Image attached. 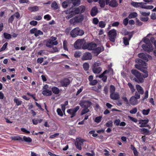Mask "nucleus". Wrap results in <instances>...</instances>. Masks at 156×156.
Instances as JSON below:
<instances>
[{
	"label": "nucleus",
	"mask_w": 156,
	"mask_h": 156,
	"mask_svg": "<svg viewBox=\"0 0 156 156\" xmlns=\"http://www.w3.org/2000/svg\"><path fill=\"white\" fill-rule=\"evenodd\" d=\"M135 61L136 62H139V64L135 65V67L143 72L144 74L142 75L137 70L133 69L131 70V73L136 77V78H134L133 80L138 83H142L144 82V79L147 77L148 76V72L147 70V64L139 59H136Z\"/></svg>",
	"instance_id": "nucleus-1"
},
{
	"label": "nucleus",
	"mask_w": 156,
	"mask_h": 156,
	"mask_svg": "<svg viewBox=\"0 0 156 156\" xmlns=\"http://www.w3.org/2000/svg\"><path fill=\"white\" fill-rule=\"evenodd\" d=\"M142 41L146 44H143L142 46V47L145 51L148 52H151L153 50L152 46L150 43L149 39L146 37L144 38Z\"/></svg>",
	"instance_id": "nucleus-2"
},
{
	"label": "nucleus",
	"mask_w": 156,
	"mask_h": 156,
	"mask_svg": "<svg viewBox=\"0 0 156 156\" xmlns=\"http://www.w3.org/2000/svg\"><path fill=\"white\" fill-rule=\"evenodd\" d=\"M84 33L83 31L80 30L78 27L73 29L70 32V35L73 37H75L77 36H82Z\"/></svg>",
	"instance_id": "nucleus-3"
},
{
	"label": "nucleus",
	"mask_w": 156,
	"mask_h": 156,
	"mask_svg": "<svg viewBox=\"0 0 156 156\" xmlns=\"http://www.w3.org/2000/svg\"><path fill=\"white\" fill-rule=\"evenodd\" d=\"M109 40L113 42H115L117 36L116 31L115 29L110 30L108 33Z\"/></svg>",
	"instance_id": "nucleus-4"
},
{
	"label": "nucleus",
	"mask_w": 156,
	"mask_h": 156,
	"mask_svg": "<svg viewBox=\"0 0 156 156\" xmlns=\"http://www.w3.org/2000/svg\"><path fill=\"white\" fill-rule=\"evenodd\" d=\"M71 11L73 12L74 14H79L83 12L85 10V7L84 6L81 5L77 8H74L72 7L70 8Z\"/></svg>",
	"instance_id": "nucleus-5"
},
{
	"label": "nucleus",
	"mask_w": 156,
	"mask_h": 156,
	"mask_svg": "<svg viewBox=\"0 0 156 156\" xmlns=\"http://www.w3.org/2000/svg\"><path fill=\"white\" fill-rule=\"evenodd\" d=\"M101 64L100 62L98 61L94 63L93 68V71L94 73L98 74L101 71V68L99 66Z\"/></svg>",
	"instance_id": "nucleus-6"
},
{
	"label": "nucleus",
	"mask_w": 156,
	"mask_h": 156,
	"mask_svg": "<svg viewBox=\"0 0 156 156\" xmlns=\"http://www.w3.org/2000/svg\"><path fill=\"white\" fill-rule=\"evenodd\" d=\"M56 38L52 37L50 39L48 40L46 42V46L48 47H51L53 45H56L58 44L57 41H56Z\"/></svg>",
	"instance_id": "nucleus-7"
},
{
	"label": "nucleus",
	"mask_w": 156,
	"mask_h": 156,
	"mask_svg": "<svg viewBox=\"0 0 156 156\" xmlns=\"http://www.w3.org/2000/svg\"><path fill=\"white\" fill-rule=\"evenodd\" d=\"M80 108L79 106H76L74 108L67 110V112L71 115V118H72L76 115V112Z\"/></svg>",
	"instance_id": "nucleus-8"
},
{
	"label": "nucleus",
	"mask_w": 156,
	"mask_h": 156,
	"mask_svg": "<svg viewBox=\"0 0 156 156\" xmlns=\"http://www.w3.org/2000/svg\"><path fill=\"white\" fill-rule=\"evenodd\" d=\"M85 140L80 138H77L76 139L75 145L77 149L79 150L82 149L81 146L83 144Z\"/></svg>",
	"instance_id": "nucleus-9"
},
{
	"label": "nucleus",
	"mask_w": 156,
	"mask_h": 156,
	"mask_svg": "<svg viewBox=\"0 0 156 156\" xmlns=\"http://www.w3.org/2000/svg\"><path fill=\"white\" fill-rule=\"evenodd\" d=\"M52 93L51 91L49 89L48 86L47 84H45L43 88V91L42 94L46 96H49L52 94Z\"/></svg>",
	"instance_id": "nucleus-10"
},
{
	"label": "nucleus",
	"mask_w": 156,
	"mask_h": 156,
	"mask_svg": "<svg viewBox=\"0 0 156 156\" xmlns=\"http://www.w3.org/2000/svg\"><path fill=\"white\" fill-rule=\"evenodd\" d=\"M83 19V16L81 15L71 19L70 20V22L71 24H74L76 23L81 22Z\"/></svg>",
	"instance_id": "nucleus-11"
},
{
	"label": "nucleus",
	"mask_w": 156,
	"mask_h": 156,
	"mask_svg": "<svg viewBox=\"0 0 156 156\" xmlns=\"http://www.w3.org/2000/svg\"><path fill=\"white\" fill-rule=\"evenodd\" d=\"M79 105L82 108H88L91 105V103L89 101L83 100L80 102Z\"/></svg>",
	"instance_id": "nucleus-12"
},
{
	"label": "nucleus",
	"mask_w": 156,
	"mask_h": 156,
	"mask_svg": "<svg viewBox=\"0 0 156 156\" xmlns=\"http://www.w3.org/2000/svg\"><path fill=\"white\" fill-rule=\"evenodd\" d=\"M84 41L81 39H79L76 41L74 44V47L75 48L79 49L81 48L83 44Z\"/></svg>",
	"instance_id": "nucleus-13"
},
{
	"label": "nucleus",
	"mask_w": 156,
	"mask_h": 156,
	"mask_svg": "<svg viewBox=\"0 0 156 156\" xmlns=\"http://www.w3.org/2000/svg\"><path fill=\"white\" fill-rule=\"evenodd\" d=\"M30 32L31 34H34L36 37L42 35L43 34L42 32L40 30H37L36 28H33L30 30Z\"/></svg>",
	"instance_id": "nucleus-14"
},
{
	"label": "nucleus",
	"mask_w": 156,
	"mask_h": 156,
	"mask_svg": "<svg viewBox=\"0 0 156 156\" xmlns=\"http://www.w3.org/2000/svg\"><path fill=\"white\" fill-rule=\"evenodd\" d=\"M104 50V48L103 46H101L97 48H95L93 51L95 55H98L101 51Z\"/></svg>",
	"instance_id": "nucleus-15"
},
{
	"label": "nucleus",
	"mask_w": 156,
	"mask_h": 156,
	"mask_svg": "<svg viewBox=\"0 0 156 156\" xmlns=\"http://www.w3.org/2000/svg\"><path fill=\"white\" fill-rule=\"evenodd\" d=\"M92 55L89 52H86L84 53L82 57V59L83 60H89L91 59Z\"/></svg>",
	"instance_id": "nucleus-16"
},
{
	"label": "nucleus",
	"mask_w": 156,
	"mask_h": 156,
	"mask_svg": "<svg viewBox=\"0 0 156 156\" xmlns=\"http://www.w3.org/2000/svg\"><path fill=\"white\" fill-rule=\"evenodd\" d=\"M65 13L68 15L66 16V18L68 20L73 16L75 14L73 12L71 11L70 8L69 9L65 11Z\"/></svg>",
	"instance_id": "nucleus-17"
},
{
	"label": "nucleus",
	"mask_w": 156,
	"mask_h": 156,
	"mask_svg": "<svg viewBox=\"0 0 156 156\" xmlns=\"http://www.w3.org/2000/svg\"><path fill=\"white\" fill-rule=\"evenodd\" d=\"M96 46V45L94 43H91L87 44L86 45V48H84L90 50H93V51Z\"/></svg>",
	"instance_id": "nucleus-18"
},
{
	"label": "nucleus",
	"mask_w": 156,
	"mask_h": 156,
	"mask_svg": "<svg viewBox=\"0 0 156 156\" xmlns=\"http://www.w3.org/2000/svg\"><path fill=\"white\" fill-rule=\"evenodd\" d=\"M138 56L140 58H142L143 59L147 62L148 61V58L151 57L150 55H146V54L143 53H140L138 54Z\"/></svg>",
	"instance_id": "nucleus-19"
},
{
	"label": "nucleus",
	"mask_w": 156,
	"mask_h": 156,
	"mask_svg": "<svg viewBox=\"0 0 156 156\" xmlns=\"http://www.w3.org/2000/svg\"><path fill=\"white\" fill-rule=\"evenodd\" d=\"M106 4L109 5L112 7H115L118 5L117 2L115 0H112L110 2L107 1L106 2Z\"/></svg>",
	"instance_id": "nucleus-20"
},
{
	"label": "nucleus",
	"mask_w": 156,
	"mask_h": 156,
	"mask_svg": "<svg viewBox=\"0 0 156 156\" xmlns=\"http://www.w3.org/2000/svg\"><path fill=\"white\" fill-rule=\"evenodd\" d=\"M121 33L123 35H128V36L129 38V39H130L132 37L133 34V33H132L129 32L125 29H122L121 32Z\"/></svg>",
	"instance_id": "nucleus-21"
},
{
	"label": "nucleus",
	"mask_w": 156,
	"mask_h": 156,
	"mask_svg": "<svg viewBox=\"0 0 156 156\" xmlns=\"http://www.w3.org/2000/svg\"><path fill=\"white\" fill-rule=\"evenodd\" d=\"M134 96L132 97L130 100V103L132 105H135L138 103V101Z\"/></svg>",
	"instance_id": "nucleus-22"
},
{
	"label": "nucleus",
	"mask_w": 156,
	"mask_h": 156,
	"mask_svg": "<svg viewBox=\"0 0 156 156\" xmlns=\"http://www.w3.org/2000/svg\"><path fill=\"white\" fill-rule=\"evenodd\" d=\"M111 98L113 100H117L119 98V94L117 93H111L110 94Z\"/></svg>",
	"instance_id": "nucleus-23"
},
{
	"label": "nucleus",
	"mask_w": 156,
	"mask_h": 156,
	"mask_svg": "<svg viewBox=\"0 0 156 156\" xmlns=\"http://www.w3.org/2000/svg\"><path fill=\"white\" fill-rule=\"evenodd\" d=\"M108 73V71L105 70L99 76V77L100 78H102V80L104 82L106 81L107 77L105 74Z\"/></svg>",
	"instance_id": "nucleus-24"
},
{
	"label": "nucleus",
	"mask_w": 156,
	"mask_h": 156,
	"mask_svg": "<svg viewBox=\"0 0 156 156\" xmlns=\"http://www.w3.org/2000/svg\"><path fill=\"white\" fill-rule=\"evenodd\" d=\"M98 13V9L96 7H93L91 11V15L92 16H95Z\"/></svg>",
	"instance_id": "nucleus-25"
},
{
	"label": "nucleus",
	"mask_w": 156,
	"mask_h": 156,
	"mask_svg": "<svg viewBox=\"0 0 156 156\" xmlns=\"http://www.w3.org/2000/svg\"><path fill=\"white\" fill-rule=\"evenodd\" d=\"M136 87L138 92L140 94H143L144 93V91L142 88L139 85H136Z\"/></svg>",
	"instance_id": "nucleus-26"
},
{
	"label": "nucleus",
	"mask_w": 156,
	"mask_h": 156,
	"mask_svg": "<svg viewBox=\"0 0 156 156\" xmlns=\"http://www.w3.org/2000/svg\"><path fill=\"white\" fill-rule=\"evenodd\" d=\"M61 83L63 86L66 87L69 83V81L67 79H65L61 81Z\"/></svg>",
	"instance_id": "nucleus-27"
},
{
	"label": "nucleus",
	"mask_w": 156,
	"mask_h": 156,
	"mask_svg": "<svg viewBox=\"0 0 156 156\" xmlns=\"http://www.w3.org/2000/svg\"><path fill=\"white\" fill-rule=\"evenodd\" d=\"M51 90L53 92L56 94H57L59 93V89L56 87H54L52 88Z\"/></svg>",
	"instance_id": "nucleus-28"
},
{
	"label": "nucleus",
	"mask_w": 156,
	"mask_h": 156,
	"mask_svg": "<svg viewBox=\"0 0 156 156\" xmlns=\"http://www.w3.org/2000/svg\"><path fill=\"white\" fill-rule=\"evenodd\" d=\"M28 9L30 11L32 12H35L39 10V8L37 6H34L29 8Z\"/></svg>",
	"instance_id": "nucleus-29"
},
{
	"label": "nucleus",
	"mask_w": 156,
	"mask_h": 156,
	"mask_svg": "<svg viewBox=\"0 0 156 156\" xmlns=\"http://www.w3.org/2000/svg\"><path fill=\"white\" fill-rule=\"evenodd\" d=\"M131 149L133 150V152L135 156H137L138 154V152L137 151L136 149L132 145H131Z\"/></svg>",
	"instance_id": "nucleus-30"
},
{
	"label": "nucleus",
	"mask_w": 156,
	"mask_h": 156,
	"mask_svg": "<svg viewBox=\"0 0 156 156\" xmlns=\"http://www.w3.org/2000/svg\"><path fill=\"white\" fill-rule=\"evenodd\" d=\"M138 14L136 12H133L130 13L128 16L129 19L134 18L137 16Z\"/></svg>",
	"instance_id": "nucleus-31"
},
{
	"label": "nucleus",
	"mask_w": 156,
	"mask_h": 156,
	"mask_svg": "<svg viewBox=\"0 0 156 156\" xmlns=\"http://www.w3.org/2000/svg\"><path fill=\"white\" fill-rule=\"evenodd\" d=\"M148 122L149 120L148 119L140 120L139 121V123L142 124L146 126V125L148 123Z\"/></svg>",
	"instance_id": "nucleus-32"
},
{
	"label": "nucleus",
	"mask_w": 156,
	"mask_h": 156,
	"mask_svg": "<svg viewBox=\"0 0 156 156\" xmlns=\"http://www.w3.org/2000/svg\"><path fill=\"white\" fill-rule=\"evenodd\" d=\"M89 111V110L87 108H84L83 109L80 115H83Z\"/></svg>",
	"instance_id": "nucleus-33"
},
{
	"label": "nucleus",
	"mask_w": 156,
	"mask_h": 156,
	"mask_svg": "<svg viewBox=\"0 0 156 156\" xmlns=\"http://www.w3.org/2000/svg\"><path fill=\"white\" fill-rule=\"evenodd\" d=\"M140 14L142 16L146 17H147L150 14V12H143L141 11H140Z\"/></svg>",
	"instance_id": "nucleus-34"
},
{
	"label": "nucleus",
	"mask_w": 156,
	"mask_h": 156,
	"mask_svg": "<svg viewBox=\"0 0 156 156\" xmlns=\"http://www.w3.org/2000/svg\"><path fill=\"white\" fill-rule=\"evenodd\" d=\"M23 140L27 142L30 143L32 141V139L29 137H26V136H23Z\"/></svg>",
	"instance_id": "nucleus-35"
},
{
	"label": "nucleus",
	"mask_w": 156,
	"mask_h": 156,
	"mask_svg": "<svg viewBox=\"0 0 156 156\" xmlns=\"http://www.w3.org/2000/svg\"><path fill=\"white\" fill-rule=\"evenodd\" d=\"M129 38H129L128 39L126 37H125L123 38V43L125 45H128L129 44V41L130 40Z\"/></svg>",
	"instance_id": "nucleus-36"
},
{
	"label": "nucleus",
	"mask_w": 156,
	"mask_h": 156,
	"mask_svg": "<svg viewBox=\"0 0 156 156\" xmlns=\"http://www.w3.org/2000/svg\"><path fill=\"white\" fill-rule=\"evenodd\" d=\"M72 2L74 5H78L80 3V0H71Z\"/></svg>",
	"instance_id": "nucleus-37"
},
{
	"label": "nucleus",
	"mask_w": 156,
	"mask_h": 156,
	"mask_svg": "<svg viewBox=\"0 0 156 156\" xmlns=\"http://www.w3.org/2000/svg\"><path fill=\"white\" fill-rule=\"evenodd\" d=\"M11 138L12 140H22V139L19 136H12Z\"/></svg>",
	"instance_id": "nucleus-38"
},
{
	"label": "nucleus",
	"mask_w": 156,
	"mask_h": 156,
	"mask_svg": "<svg viewBox=\"0 0 156 156\" xmlns=\"http://www.w3.org/2000/svg\"><path fill=\"white\" fill-rule=\"evenodd\" d=\"M128 85L132 93H133L135 91L133 86L130 83H129Z\"/></svg>",
	"instance_id": "nucleus-39"
},
{
	"label": "nucleus",
	"mask_w": 156,
	"mask_h": 156,
	"mask_svg": "<svg viewBox=\"0 0 156 156\" xmlns=\"http://www.w3.org/2000/svg\"><path fill=\"white\" fill-rule=\"evenodd\" d=\"M14 101L18 106L21 105L22 103V101H21L19 99L16 98H14Z\"/></svg>",
	"instance_id": "nucleus-40"
},
{
	"label": "nucleus",
	"mask_w": 156,
	"mask_h": 156,
	"mask_svg": "<svg viewBox=\"0 0 156 156\" xmlns=\"http://www.w3.org/2000/svg\"><path fill=\"white\" fill-rule=\"evenodd\" d=\"M106 0H100L99 1V3L100 6L101 7H103L105 5V2Z\"/></svg>",
	"instance_id": "nucleus-41"
},
{
	"label": "nucleus",
	"mask_w": 156,
	"mask_h": 156,
	"mask_svg": "<svg viewBox=\"0 0 156 156\" xmlns=\"http://www.w3.org/2000/svg\"><path fill=\"white\" fill-rule=\"evenodd\" d=\"M83 68L85 70H87L89 68V66L88 63H85L83 64Z\"/></svg>",
	"instance_id": "nucleus-42"
},
{
	"label": "nucleus",
	"mask_w": 156,
	"mask_h": 156,
	"mask_svg": "<svg viewBox=\"0 0 156 156\" xmlns=\"http://www.w3.org/2000/svg\"><path fill=\"white\" fill-rule=\"evenodd\" d=\"M3 35L5 38L6 39H9L11 37V35L10 34L5 33Z\"/></svg>",
	"instance_id": "nucleus-43"
},
{
	"label": "nucleus",
	"mask_w": 156,
	"mask_h": 156,
	"mask_svg": "<svg viewBox=\"0 0 156 156\" xmlns=\"http://www.w3.org/2000/svg\"><path fill=\"white\" fill-rule=\"evenodd\" d=\"M102 118V117L101 116H99L96 117L94 120L95 122L97 123H99L101 122Z\"/></svg>",
	"instance_id": "nucleus-44"
},
{
	"label": "nucleus",
	"mask_w": 156,
	"mask_h": 156,
	"mask_svg": "<svg viewBox=\"0 0 156 156\" xmlns=\"http://www.w3.org/2000/svg\"><path fill=\"white\" fill-rule=\"evenodd\" d=\"M51 7L55 9H57L58 8V5L55 2H53L51 5Z\"/></svg>",
	"instance_id": "nucleus-45"
},
{
	"label": "nucleus",
	"mask_w": 156,
	"mask_h": 156,
	"mask_svg": "<svg viewBox=\"0 0 156 156\" xmlns=\"http://www.w3.org/2000/svg\"><path fill=\"white\" fill-rule=\"evenodd\" d=\"M99 25L100 27L104 28L105 27L106 24L104 22L101 21L99 22Z\"/></svg>",
	"instance_id": "nucleus-46"
},
{
	"label": "nucleus",
	"mask_w": 156,
	"mask_h": 156,
	"mask_svg": "<svg viewBox=\"0 0 156 156\" xmlns=\"http://www.w3.org/2000/svg\"><path fill=\"white\" fill-rule=\"evenodd\" d=\"M56 111L58 114L60 116H62L63 115V113L60 108H58L57 109Z\"/></svg>",
	"instance_id": "nucleus-47"
},
{
	"label": "nucleus",
	"mask_w": 156,
	"mask_h": 156,
	"mask_svg": "<svg viewBox=\"0 0 156 156\" xmlns=\"http://www.w3.org/2000/svg\"><path fill=\"white\" fill-rule=\"evenodd\" d=\"M140 129L141 130V131L143 132L142 133L143 134H145L148 133V130L147 129L142 128Z\"/></svg>",
	"instance_id": "nucleus-48"
},
{
	"label": "nucleus",
	"mask_w": 156,
	"mask_h": 156,
	"mask_svg": "<svg viewBox=\"0 0 156 156\" xmlns=\"http://www.w3.org/2000/svg\"><path fill=\"white\" fill-rule=\"evenodd\" d=\"M140 20L144 22H147V21L149 19V18L148 17H141L140 18Z\"/></svg>",
	"instance_id": "nucleus-49"
},
{
	"label": "nucleus",
	"mask_w": 156,
	"mask_h": 156,
	"mask_svg": "<svg viewBox=\"0 0 156 156\" xmlns=\"http://www.w3.org/2000/svg\"><path fill=\"white\" fill-rule=\"evenodd\" d=\"M44 18L47 20H49L51 19V17L50 15L47 14L45 15L44 16Z\"/></svg>",
	"instance_id": "nucleus-50"
},
{
	"label": "nucleus",
	"mask_w": 156,
	"mask_h": 156,
	"mask_svg": "<svg viewBox=\"0 0 156 156\" xmlns=\"http://www.w3.org/2000/svg\"><path fill=\"white\" fill-rule=\"evenodd\" d=\"M8 43H5L2 46L1 48L0 49V52L4 50L7 47Z\"/></svg>",
	"instance_id": "nucleus-51"
},
{
	"label": "nucleus",
	"mask_w": 156,
	"mask_h": 156,
	"mask_svg": "<svg viewBox=\"0 0 156 156\" xmlns=\"http://www.w3.org/2000/svg\"><path fill=\"white\" fill-rule=\"evenodd\" d=\"M106 126L108 127H112V122L111 121H110L107 122L105 124Z\"/></svg>",
	"instance_id": "nucleus-52"
},
{
	"label": "nucleus",
	"mask_w": 156,
	"mask_h": 156,
	"mask_svg": "<svg viewBox=\"0 0 156 156\" xmlns=\"http://www.w3.org/2000/svg\"><path fill=\"white\" fill-rule=\"evenodd\" d=\"M63 46L64 49L67 51H68V49L67 48V42L66 41H64L63 42Z\"/></svg>",
	"instance_id": "nucleus-53"
},
{
	"label": "nucleus",
	"mask_w": 156,
	"mask_h": 156,
	"mask_svg": "<svg viewBox=\"0 0 156 156\" xmlns=\"http://www.w3.org/2000/svg\"><path fill=\"white\" fill-rule=\"evenodd\" d=\"M97 83V81L96 80H92L90 82V85L94 86L96 85Z\"/></svg>",
	"instance_id": "nucleus-54"
},
{
	"label": "nucleus",
	"mask_w": 156,
	"mask_h": 156,
	"mask_svg": "<svg viewBox=\"0 0 156 156\" xmlns=\"http://www.w3.org/2000/svg\"><path fill=\"white\" fill-rule=\"evenodd\" d=\"M150 112V110L149 109L147 110L144 109L142 111L143 114L144 115H147Z\"/></svg>",
	"instance_id": "nucleus-55"
},
{
	"label": "nucleus",
	"mask_w": 156,
	"mask_h": 156,
	"mask_svg": "<svg viewBox=\"0 0 156 156\" xmlns=\"http://www.w3.org/2000/svg\"><path fill=\"white\" fill-rule=\"evenodd\" d=\"M137 111V109L136 108H133L132 110H131L129 112L131 114H134L136 113Z\"/></svg>",
	"instance_id": "nucleus-56"
},
{
	"label": "nucleus",
	"mask_w": 156,
	"mask_h": 156,
	"mask_svg": "<svg viewBox=\"0 0 156 156\" xmlns=\"http://www.w3.org/2000/svg\"><path fill=\"white\" fill-rule=\"evenodd\" d=\"M140 2H132L131 5L135 7H139V4Z\"/></svg>",
	"instance_id": "nucleus-57"
},
{
	"label": "nucleus",
	"mask_w": 156,
	"mask_h": 156,
	"mask_svg": "<svg viewBox=\"0 0 156 156\" xmlns=\"http://www.w3.org/2000/svg\"><path fill=\"white\" fill-rule=\"evenodd\" d=\"M115 87L114 86L112 85L110 86V91L111 93H114V91H115Z\"/></svg>",
	"instance_id": "nucleus-58"
},
{
	"label": "nucleus",
	"mask_w": 156,
	"mask_h": 156,
	"mask_svg": "<svg viewBox=\"0 0 156 156\" xmlns=\"http://www.w3.org/2000/svg\"><path fill=\"white\" fill-rule=\"evenodd\" d=\"M139 4V7L142 9H145L146 5H145L144 3V2H140Z\"/></svg>",
	"instance_id": "nucleus-59"
},
{
	"label": "nucleus",
	"mask_w": 156,
	"mask_h": 156,
	"mask_svg": "<svg viewBox=\"0 0 156 156\" xmlns=\"http://www.w3.org/2000/svg\"><path fill=\"white\" fill-rule=\"evenodd\" d=\"M42 18V17L41 16H36L34 17V19L37 20H40Z\"/></svg>",
	"instance_id": "nucleus-60"
},
{
	"label": "nucleus",
	"mask_w": 156,
	"mask_h": 156,
	"mask_svg": "<svg viewBox=\"0 0 156 156\" xmlns=\"http://www.w3.org/2000/svg\"><path fill=\"white\" fill-rule=\"evenodd\" d=\"M128 118L129 119L132 121L134 122H137V120L134 118L131 117L129 116H128Z\"/></svg>",
	"instance_id": "nucleus-61"
},
{
	"label": "nucleus",
	"mask_w": 156,
	"mask_h": 156,
	"mask_svg": "<svg viewBox=\"0 0 156 156\" xmlns=\"http://www.w3.org/2000/svg\"><path fill=\"white\" fill-rule=\"evenodd\" d=\"M14 18V15H12L9 19L8 22L9 23H12L13 21Z\"/></svg>",
	"instance_id": "nucleus-62"
},
{
	"label": "nucleus",
	"mask_w": 156,
	"mask_h": 156,
	"mask_svg": "<svg viewBox=\"0 0 156 156\" xmlns=\"http://www.w3.org/2000/svg\"><path fill=\"white\" fill-rule=\"evenodd\" d=\"M43 58H39L37 60V62L38 63H41L43 62Z\"/></svg>",
	"instance_id": "nucleus-63"
},
{
	"label": "nucleus",
	"mask_w": 156,
	"mask_h": 156,
	"mask_svg": "<svg viewBox=\"0 0 156 156\" xmlns=\"http://www.w3.org/2000/svg\"><path fill=\"white\" fill-rule=\"evenodd\" d=\"M37 22L35 20H33L30 22V24L31 25H32L33 26H36L37 25Z\"/></svg>",
	"instance_id": "nucleus-64"
}]
</instances>
